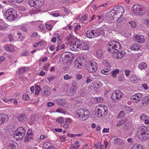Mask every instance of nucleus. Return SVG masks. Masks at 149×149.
<instances>
[{"label":"nucleus","mask_w":149,"mask_h":149,"mask_svg":"<svg viewBox=\"0 0 149 149\" xmlns=\"http://www.w3.org/2000/svg\"><path fill=\"white\" fill-rule=\"evenodd\" d=\"M106 27L105 26H103L102 27H101L99 29H96V30L98 31V36L100 35H104L106 31Z\"/></svg>","instance_id":"obj_23"},{"label":"nucleus","mask_w":149,"mask_h":149,"mask_svg":"<svg viewBox=\"0 0 149 149\" xmlns=\"http://www.w3.org/2000/svg\"><path fill=\"white\" fill-rule=\"evenodd\" d=\"M129 24L132 27L134 28L136 26V24L134 21H130L129 22Z\"/></svg>","instance_id":"obj_57"},{"label":"nucleus","mask_w":149,"mask_h":149,"mask_svg":"<svg viewBox=\"0 0 149 149\" xmlns=\"http://www.w3.org/2000/svg\"><path fill=\"white\" fill-rule=\"evenodd\" d=\"M121 47L120 44L116 41H111L107 46L108 51L111 53L117 52L118 49H120Z\"/></svg>","instance_id":"obj_5"},{"label":"nucleus","mask_w":149,"mask_h":149,"mask_svg":"<svg viewBox=\"0 0 149 149\" xmlns=\"http://www.w3.org/2000/svg\"><path fill=\"white\" fill-rule=\"evenodd\" d=\"M125 53L124 52L121 51L117 53L114 54V56L117 58L120 59L122 58L124 55Z\"/></svg>","instance_id":"obj_33"},{"label":"nucleus","mask_w":149,"mask_h":149,"mask_svg":"<svg viewBox=\"0 0 149 149\" xmlns=\"http://www.w3.org/2000/svg\"><path fill=\"white\" fill-rule=\"evenodd\" d=\"M72 121V120L70 118H67L65 119V122L68 124H70Z\"/></svg>","instance_id":"obj_62"},{"label":"nucleus","mask_w":149,"mask_h":149,"mask_svg":"<svg viewBox=\"0 0 149 149\" xmlns=\"http://www.w3.org/2000/svg\"><path fill=\"white\" fill-rule=\"evenodd\" d=\"M23 98L25 100L28 101L29 99V97L28 94L24 93L23 95Z\"/></svg>","instance_id":"obj_55"},{"label":"nucleus","mask_w":149,"mask_h":149,"mask_svg":"<svg viewBox=\"0 0 149 149\" xmlns=\"http://www.w3.org/2000/svg\"><path fill=\"white\" fill-rule=\"evenodd\" d=\"M102 86L103 84L100 82L95 81L92 82L88 88L91 91H96Z\"/></svg>","instance_id":"obj_12"},{"label":"nucleus","mask_w":149,"mask_h":149,"mask_svg":"<svg viewBox=\"0 0 149 149\" xmlns=\"http://www.w3.org/2000/svg\"><path fill=\"white\" fill-rule=\"evenodd\" d=\"M131 71L129 70H126L125 71V75L127 77L129 76Z\"/></svg>","instance_id":"obj_64"},{"label":"nucleus","mask_w":149,"mask_h":149,"mask_svg":"<svg viewBox=\"0 0 149 149\" xmlns=\"http://www.w3.org/2000/svg\"><path fill=\"white\" fill-rule=\"evenodd\" d=\"M88 15L85 14L84 16H82L80 19V21L81 22H83L84 21L86 20L88 18Z\"/></svg>","instance_id":"obj_51"},{"label":"nucleus","mask_w":149,"mask_h":149,"mask_svg":"<svg viewBox=\"0 0 149 149\" xmlns=\"http://www.w3.org/2000/svg\"><path fill=\"white\" fill-rule=\"evenodd\" d=\"M76 91L72 88H70L68 90L67 94L69 96H72L75 93Z\"/></svg>","instance_id":"obj_38"},{"label":"nucleus","mask_w":149,"mask_h":149,"mask_svg":"<svg viewBox=\"0 0 149 149\" xmlns=\"http://www.w3.org/2000/svg\"><path fill=\"white\" fill-rule=\"evenodd\" d=\"M6 50L10 52H13L14 50V47L11 45H6L5 46Z\"/></svg>","instance_id":"obj_39"},{"label":"nucleus","mask_w":149,"mask_h":149,"mask_svg":"<svg viewBox=\"0 0 149 149\" xmlns=\"http://www.w3.org/2000/svg\"><path fill=\"white\" fill-rule=\"evenodd\" d=\"M142 104L143 106H146L149 102V97H143L142 100Z\"/></svg>","instance_id":"obj_29"},{"label":"nucleus","mask_w":149,"mask_h":149,"mask_svg":"<svg viewBox=\"0 0 149 149\" xmlns=\"http://www.w3.org/2000/svg\"><path fill=\"white\" fill-rule=\"evenodd\" d=\"M3 15L9 20H13L16 18L15 11L13 8H10L3 13Z\"/></svg>","instance_id":"obj_7"},{"label":"nucleus","mask_w":149,"mask_h":149,"mask_svg":"<svg viewBox=\"0 0 149 149\" xmlns=\"http://www.w3.org/2000/svg\"><path fill=\"white\" fill-rule=\"evenodd\" d=\"M45 27L43 24H40L38 27L39 30L43 33H46V28H47V23L45 24Z\"/></svg>","instance_id":"obj_28"},{"label":"nucleus","mask_w":149,"mask_h":149,"mask_svg":"<svg viewBox=\"0 0 149 149\" xmlns=\"http://www.w3.org/2000/svg\"><path fill=\"white\" fill-rule=\"evenodd\" d=\"M118 18L116 24L117 26H120L124 24L127 21L126 18L125 17H119Z\"/></svg>","instance_id":"obj_18"},{"label":"nucleus","mask_w":149,"mask_h":149,"mask_svg":"<svg viewBox=\"0 0 149 149\" xmlns=\"http://www.w3.org/2000/svg\"><path fill=\"white\" fill-rule=\"evenodd\" d=\"M29 69V67H21L19 68V74H22L24 72L28 70Z\"/></svg>","instance_id":"obj_35"},{"label":"nucleus","mask_w":149,"mask_h":149,"mask_svg":"<svg viewBox=\"0 0 149 149\" xmlns=\"http://www.w3.org/2000/svg\"><path fill=\"white\" fill-rule=\"evenodd\" d=\"M56 112L58 113H63L65 114H67V112L66 111H65L61 108L58 109L56 110Z\"/></svg>","instance_id":"obj_46"},{"label":"nucleus","mask_w":149,"mask_h":149,"mask_svg":"<svg viewBox=\"0 0 149 149\" xmlns=\"http://www.w3.org/2000/svg\"><path fill=\"white\" fill-rule=\"evenodd\" d=\"M134 38L135 40L137 42L140 43H142L144 42L145 41V38L144 36L142 35H134Z\"/></svg>","instance_id":"obj_17"},{"label":"nucleus","mask_w":149,"mask_h":149,"mask_svg":"<svg viewBox=\"0 0 149 149\" xmlns=\"http://www.w3.org/2000/svg\"><path fill=\"white\" fill-rule=\"evenodd\" d=\"M61 126L65 129H67L68 128L69 124L65 122H63L61 124Z\"/></svg>","instance_id":"obj_52"},{"label":"nucleus","mask_w":149,"mask_h":149,"mask_svg":"<svg viewBox=\"0 0 149 149\" xmlns=\"http://www.w3.org/2000/svg\"><path fill=\"white\" fill-rule=\"evenodd\" d=\"M86 37L90 39H92L98 36V31L96 29L89 30L87 31L86 33Z\"/></svg>","instance_id":"obj_13"},{"label":"nucleus","mask_w":149,"mask_h":149,"mask_svg":"<svg viewBox=\"0 0 149 149\" xmlns=\"http://www.w3.org/2000/svg\"><path fill=\"white\" fill-rule=\"evenodd\" d=\"M8 116L6 115L1 114L0 115V127L2 124L6 122L8 120Z\"/></svg>","instance_id":"obj_20"},{"label":"nucleus","mask_w":149,"mask_h":149,"mask_svg":"<svg viewBox=\"0 0 149 149\" xmlns=\"http://www.w3.org/2000/svg\"><path fill=\"white\" fill-rule=\"evenodd\" d=\"M137 135L139 139L146 141L149 139V127L144 129L142 127L139 128L138 130Z\"/></svg>","instance_id":"obj_4"},{"label":"nucleus","mask_w":149,"mask_h":149,"mask_svg":"<svg viewBox=\"0 0 149 149\" xmlns=\"http://www.w3.org/2000/svg\"><path fill=\"white\" fill-rule=\"evenodd\" d=\"M74 39V42L71 45L70 48L72 51H78L81 49L86 50L89 49V44L87 42L82 43L78 39L75 38Z\"/></svg>","instance_id":"obj_2"},{"label":"nucleus","mask_w":149,"mask_h":149,"mask_svg":"<svg viewBox=\"0 0 149 149\" xmlns=\"http://www.w3.org/2000/svg\"><path fill=\"white\" fill-rule=\"evenodd\" d=\"M13 100V99H7L6 98H4L3 99V101L5 102L10 103Z\"/></svg>","instance_id":"obj_61"},{"label":"nucleus","mask_w":149,"mask_h":149,"mask_svg":"<svg viewBox=\"0 0 149 149\" xmlns=\"http://www.w3.org/2000/svg\"><path fill=\"white\" fill-rule=\"evenodd\" d=\"M110 72L111 68L110 67L104 68L101 71V73L104 75L109 74Z\"/></svg>","instance_id":"obj_27"},{"label":"nucleus","mask_w":149,"mask_h":149,"mask_svg":"<svg viewBox=\"0 0 149 149\" xmlns=\"http://www.w3.org/2000/svg\"><path fill=\"white\" fill-rule=\"evenodd\" d=\"M29 3L31 6L35 8L40 7L42 6V3L40 0H29Z\"/></svg>","instance_id":"obj_16"},{"label":"nucleus","mask_w":149,"mask_h":149,"mask_svg":"<svg viewBox=\"0 0 149 149\" xmlns=\"http://www.w3.org/2000/svg\"><path fill=\"white\" fill-rule=\"evenodd\" d=\"M84 59L82 58H78L74 62V65L76 69L81 68L84 64Z\"/></svg>","instance_id":"obj_14"},{"label":"nucleus","mask_w":149,"mask_h":149,"mask_svg":"<svg viewBox=\"0 0 149 149\" xmlns=\"http://www.w3.org/2000/svg\"><path fill=\"white\" fill-rule=\"evenodd\" d=\"M140 119L144 121V122L146 125H149V116L146 114L141 115L140 117Z\"/></svg>","instance_id":"obj_21"},{"label":"nucleus","mask_w":149,"mask_h":149,"mask_svg":"<svg viewBox=\"0 0 149 149\" xmlns=\"http://www.w3.org/2000/svg\"><path fill=\"white\" fill-rule=\"evenodd\" d=\"M77 85V83L75 82V81H73L72 82V87L71 88L74 89L75 90H76V86Z\"/></svg>","instance_id":"obj_49"},{"label":"nucleus","mask_w":149,"mask_h":149,"mask_svg":"<svg viewBox=\"0 0 149 149\" xmlns=\"http://www.w3.org/2000/svg\"><path fill=\"white\" fill-rule=\"evenodd\" d=\"M74 56L72 53L70 52L63 53L61 56L63 61L66 63L71 61L73 59Z\"/></svg>","instance_id":"obj_9"},{"label":"nucleus","mask_w":149,"mask_h":149,"mask_svg":"<svg viewBox=\"0 0 149 149\" xmlns=\"http://www.w3.org/2000/svg\"><path fill=\"white\" fill-rule=\"evenodd\" d=\"M103 64L106 68L110 67H109V64L108 62L106 60H104L103 62Z\"/></svg>","instance_id":"obj_59"},{"label":"nucleus","mask_w":149,"mask_h":149,"mask_svg":"<svg viewBox=\"0 0 149 149\" xmlns=\"http://www.w3.org/2000/svg\"><path fill=\"white\" fill-rule=\"evenodd\" d=\"M86 84H88L91 83L92 81L93 78L91 77H86Z\"/></svg>","instance_id":"obj_47"},{"label":"nucleus","mask_w":149,"mask_h":149,"mask_svg":"<svg viewBox=\"0 0 149 149\" xmlns=\"http://www.w3.org/2000/svg\"><path fill=\"white\" fill-rule=\"evenodd\" d=\"M32 136H28L26 135V136L25 138V142L26 141H28L32 139Z\"/></svg>","instance_id":"obj_56"},{"label":"nucleus","mask_w":149,"mask_h":149,"mask_svg":"<svg viewBox=\"0 0 149 149\" xmlns=\"http://www.w3.org/2000/svg\"><path fill=\"white\" fill-rule=\"evenodd\" d=\"M119 70L118 69H116L112 71L111 76L113 78L116 77L117 74L119 72Z\"/></svg>","instance_id":"obj_43"},{"label":"nucleus","mask_w":149,"mask_h":149,"mask_svg":"<svg viewBox=\"0 0 149 149\" xmlns=\"http://www.w3.org/2000/svg\"><path fill=\"white\" fill-rule=\"evenodd\" d=\"M56 121L60 123H62L64 122V120L63 118L61 117L58 118L56 120Z\"/></svg>","instance_id":"obj_60"},{"label":"nucleus","mask_w":149,"mask_h":149,"mask_svg":"<svg viewBox=\"0 0 149 149\" xmlns=\"http://www.w3.org/2000/svg\"><path fill=\"white\" fill-rule=\"evenodd\" d=\"M132 9L135 14L139 15H143L146 13V11L144 6L138 4L134 5L132 7Z\"/></svg>","instance_id":"obj_6"},{"label":"nucleus","mask_w":149,"mask_h":149,"mask_svg":"<svg viewBox=\"0 0 149 149\" xmlns=\"http://www.w3.org/2000/svg\"><path fill=\"white\" fill-rule=\"evenodd\" d=\"M35 87V94H37L40 91V87L38 85H36Z\"/></svg>","instance_id":"obj_50"},{"label":"nucleus","mask_w":149,"mask_h":149,"mask_svg":"<svg viewBox=\"0 0 149 149\" xmlns=\"http://www.w3.org/2000/svg\"><path fill=\"white\" fill-rule=\"evenodd\" d=\"M57 42L58 44L59 43V44L58 45L57 47V49L56 50V51H58V49H64L65 48V44H63L62 45H61L60 44L61 41L59 42V41H58Z\"/></svg>","instance_id":"obj_41"},{"label":"nucleus","mask_w":149,"mask_h":149,"mask_svg":"<svg viewBox=\"0 0 149 149\" xmlns=\"http://www.w3.org/2000/svg\"><path fill=\"white\" fill-rule=\"evenodd\" d=\"M107 107L105 105L100 104L95 109V115L101 117L106 115L107 113Z\"/></svg>","instance_id":"obj_3"},{"label":"nucleus","mask_w":149,"mask_h":149,"mask_svg":"<svg viewBox=\"0 0 149 149\" xmlns=\"http://www.w3.org/2000/svg\"><path fill=\"white\" fill-rule=\"evenodd\" d=\"M57 104L59 105L63 106L66 104L67 102L65 99H60L56 100Z\"/></svg>","instance_id":"obj_30"},{"label":"nucleus","mask_w":149,"mask_h":149,"mask_svg":"<svg viewBox=\"0 0 149 149\" xmlns=\"http://www.w3.org/2000/svg\"><path fill=\"white\" fill-rule=\"evenodd\" d=\"M34 47H40V48L42 49L45 47L46 46V42H45L43 40H41L33 45Z\"/></svg>","instance_id":"obj_22"},{"label":"nucleus","mask_w":149,"mask_h":149,"mask_svg":"<svg viewBox=\"0 0 149 149\" xmlns=\"http://www.w3.org/2000/svg\"><path fill=\"white\" fill-rule=\"evenodd\" d=\"M123 95V93L120 91L118 90L114 91L111 95V99L114 102H117Z\"/></svg>","instance_id":"obj_11"},{"label":"nucleus","mask_w":149,"mask_h":149,"mask_svg":"<svg viewBox=\"0 0 149 149\" xmlns=\"http://www.w3.org/2000/svg\"><path fill=\"white\" fill-rule=\"evenodd\" d=\"M125 113H124V112L123 111H121L119 113L117 117V118H123L125 116Z\"/></svg>","instance_id":"obj_53"},{"label":"nucleus","mask_w":149,"mask_h":149,"mask_svg":"<svg viewBox=\"0 0 149 149\" xmlns=\"http://www.w3.org/2000/svg\"><path fill=\"white\" fill-rule=\"evenodd\" d=\"M126 120L125 119H120L117 122L116 126L119 127L123 125L125 122H126Z\"/></svg>","instance_id":"obj_42"},{"label":"nucleus","mask_w":149,"mask_h":149,"mask_svg":"<svg viewBox=\"0 0 149 149\" xmlns=\"http://www.w3.org/2000/svg\"><path fill=\"white\" fill-rule=\"evenodd\" d=\"M86 69L90 73H93L95 72L97 69V64L95 62L92 61L88 63L87 65Z\"/></svg>","instance_id":"obj_10"},{"label":"nucleus","mask_w":149,"mask_h":149,"mask_svg":"<svg viewBox=\"0 0 149 149\" xmlns=\"http://www.w3.org/2000/svg\"><path fill=\"white\" fill-rule=\"evenodd\" d=\"M142 95L141 93H138L132 95L131 97V100L134 103H137L141 99Z\"/></svg>","instance_id":"obj_15"},{"label":"nucleus","mask_w":149,"mask_h":149,"mask_svg":"<svg viewBox=\"0 0 149 149\" xmlns=\"http://www.w3.org/2000/svg\"><path fill=\"white\" fill-rule=\"evenodd\" d=\"M130 149H144L143 147L140 144L134 145L132 146Z\"/></svg>","instance_id":"obj_36"},{"label":"nucleus","mask_w":149,"mask_h":149,"mask_svg":"<svg viewBox=\"0 0 149 149\" xmlns=\"http://www.w3.org/2000/svg\"><path fill=\"white\" fill-rule=\"evenodd\" d=\"M84 109H78L76 111V113L81 119L82 117H83L82 115L84 112Z\"/></svg>","instance_id":"obj_34"},{"label":"nucleus","mask_w":149,"mask_h":149,"mask_svg":"<svg viewBox=\"0 0 149 149\" xmlns=\"http://www.w3.org/2000/svg\"><path fill=\"white\" fill-rule=\"evenodd\" d=\"M80 144L79 141L77 140L75 141L74 144L70 147V149H77L79 148Z\"/></svg>","instance_id":"obj_31"},{"label":"nucleus","mask_w":149,"mask_h":149,"mask_svg":"<svg viewBox=\"0 0 149 149\" xmlns=\"http://www.w3.org/2000/svg\"><path fill=\"white\" fill-rule=\"evenodd\" d=\"M72 78V76L71 75H69L68 74H65L63 77V79L64 80H68Z\"/></svg>","instance_id":"obj_48"},{"label":"nucleus","mask_w":149,"mask_h":149,"mask_svg":"<svg viewBox=\"0 0 149 149\" xmlns=\"http://www.w3.org/2000/svg\"><path fill=\"white\" fill-rule=\"evenodd\" d=\"M89 113L88 110L84 109V112L82 115L83 117H82L81 120H85L87 119L88 117Z\"/></svg>","instance_id":"obj_24"},{"label":"nucleus","mask_w":149,"mask_h":149,"mask_svg":"<svg viewBox=\"0 0 149 149\" xmlns=\"http://www.w3.org/2000/svg\"><path fill=\"white\" fill-rule=\"evenodd\" d=\"M131 80L134 83H135L140 81V79L137 76L134 74H132L131 76Z\"/></svg>","instance_id":"obj_32"},{"label":"nucleus","mask_w":149,"mask_h":149,"mask_svg":"<svg viewBox=\"0 0 149 149\" xmlns=\"http://www.w3.org/2000/svg\"><path fill=\"white\" fill-rule=\"evenodd\" d=\"M76 78L78 80H80L82 78V75L80 74H77L76 75Z\"/></svg>","instance_id":"obj_63"},{"label":"nucleus","mask_w":149,"mask_h":149,"mask_svg":"<svg viewBox=\"0 0 149 149\" xmlns=\"http://www.w3.org/2000/svg\"><path fill=\"white\" fill-rule=\"evenodd\" d=\"M14 128V126L12 125H9L7 126L6 129L9 131H10Z\"/></svg>","instance_id":"obj_58"},{"label":"nucleus","mask_w":149,"mask_h":149,"mask_svg":"<svg viewBox=\"0 0 149 149\" xmlns=\"http://www.w3.org/2000/svg\"><path fill=\"white\" fill-rule=\"evenodd\" d=\"M147 67V64L144 62L141 63L139 65L138 67L141 70L145 69Z\"/></svg>","instance_id":"obj_44"},{"label":"nucleus","mask_w":149,"mask_h":149,"mask_svg":"<svg viewBox=\"0 0 149 149\" xmlns=\"http://www.w3.org/2000/svg\"><path fill=\"white\" fill-rule=\"evenodd\" d=\"M95 146L97 149H103L104 147V145H102L100 143H96L95 144Z\"/></svg>","instance_id":"obj_45"},{"label":"nucleus","mask_w":149,"mask_h":149,"mask_svg":"<svg viewBox=\"0 0 149 149\" xmlns=\"http://www.w3.org/2000/svg\"><path fill=\"white\" fill-rule=\"evenodd\" d=\"M25 133L26 131L24 128L22 127H19L15 131L14 136L15 137L18 136V137H17L16 139L21 140L25 136Z\"/></svg>","instance_id":"obj_8"},{"label":"nucleus","mask_w":149,"mask_h":149,"mask_svg":"<svg viewBox=\"0 0 149 149\" xmlns=\"http://www.w3.org/2000/svg\"><path fill=\"white\" fill-rule=\"evenodd\" d=\"M124 13V8L120 6H117L113 8V9L110 12L107 13V15L108 20L112 22L114 21V18H119L121 17Z\"/></svg>","instance_id":"obj_1"},{"label":"nucleus","mask_w":149,"mask_h":149,"mask_svg":"<svg viewBox=\"0 0 149 149\" xmlns=\"http://www.w3.org/2000/svg\"><path fill=\"white\" fill-rule=\"evenodd\" d=\"M17 143L13 141H9L6 144L7 149H17L16 147Z\"/></svg>","instance_id":"obj_19"},{"label":"nucleus","mask_w":149,"mask_h":149,"mask_svg":"<svg viewBox=\"0 0 149 149\" xmlns=\"http://www.w3.org/2000/svg\"><path fill=\"white\" fill-rule=\"evenodd\" d=\"M96 55L99 59H101L103 58V55L102 51L100 49H98L96 52Z\"/></svg>","instance_id":"obj_40"},{"label":"nucleus","mask_w":149,"mask_h":149,"mask_svg":"<svg viewBox=\"0 0 149 149\" xmlns=\"http://www.w3.org/2000/svg\"><path fill=\"white\" fill-rule=\"evenodd\" d=\"M47 149H56L55 145L49 141H47Z\"/></svg>","instance_id":"obj_37"},{"label":"nucleus","mask_w":149,"mask_h":149,"mask_svg":"<svg viewBox=\"0 0 149 149\" xmlns=\"http://www.w3.org/2000/svg\"><path fill=\"white\" fill-rule=\"evenodd\" d=\"M141 48L140 45L138 44L133 43L131 45L130 49L132 50L137 51Z\"/></svg>","instance_id":"obj_26"},{"label":"nucleus","mask_w":149,"mask_h":149,"mask_svg":"<svg viewBox=\"0 0 149 149\" xmlns=\"http://www.w3.org/2000/svg\"><path fill=\"white\" fill-rule=\"evenodd\" d=\"M18 119L21 122H24L27 120V116L24 113H22L18 116Z\"/></svg>","instance_id":"obj_25"},{"label":"nucleus","mask_w":149,"mask_h":149,"mask_svg":"<svg viewBox=\"0 0 149 149\" xmlns=\"http://www.w3.org/2000/svg\"><path fill=\"white\" fill-rule=\"evenodd\" d=\"M107 2L104 3L100 6H98V7L102 9H104L107 7Z\"/></svg>","instance_id":"obj_54"}]
</instances>
